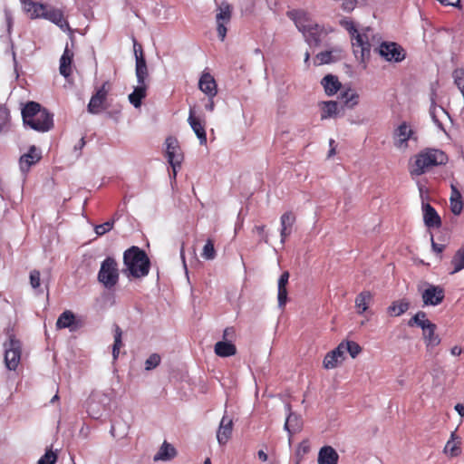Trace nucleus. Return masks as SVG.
<instances>
[{
    "instance_id": "1",
    "label": "nucleus",
    "mask_w": 464,
    "mask_h": 464,
    "mask_svg": "<svg viewBox=\"0 0 464 464\" xmlns=\"http://www.w3.org/2000/svg\"><path fill=\"white\" fill-rule=\"evenodd\" d=\"M24 125L38 132H46L53 129V114L36 102H28L22 109Z\"/></svg>"
},
{
    "instance_id": "2",
    "label": "nucleus",
    "mask_w": 464,
    "mask_h": 464,
    "mask_svg": "<svg viewBox=\"0 0 464 464\" xmlns=\"http://www.w3.org/2000/svg\"><path fill=\"white\" fill-rule=\"evenodd\" d=\"M125 274L128 277L140 278L146 276L150 268V261L144 250L133 246L123 254Z\"/></svg>"
},
{
    "instance_id": "3",
    "label": "nucleus",
    "mask_w": 464,
    "mask_h": 464,
    "mask_svg": "<svg viewBox=\"0 0 464 464\" xmlns=\"http://www.w3.org/2000/svg\"><path fill=\"white\" fill-rule=\"evenodd\" d=\"M448 156L440 150L425 149L420 151L411 165V174L420 176L436 166L444 165Z\"/></svg>"
},
{
    "instance_id": "4",
    "label": "nucleus",
    "mask_w": 464,
    "mask_h": 464,
    "mask_svg": "<svg viewBox=\"0 0 464 464\" xmlns=\"http://www.w3.org/2000/svg\"><path fill=\"white\" fill-rule=\"evenodd\" d=\"M8 338L4 343L5 364L10 371H15L18 367L22 354V343L15 335L8 331Z\"/></svg>"
},
{
    "instance_id": "5",
    "label": "nucleus",
    "mask_w": 464,
    "mask_h": 464,
    "mask_svg": "<svg viewBox=\"0 0 464 464\" xmlns=\"http://www.w3.org/2000/svg\"><path fill=\"white\" fill-rule=\"evenodd\" d=\"M98 280L108 289H111L118 284L119 269L114 258L108 256L102 262Z\"/></svg>"
},
{
    "instance_id": "6",
    "label": "nucleus",
    "mask_w": 464,
    "mask_h": 464,
    "mask_svg": "<svg viewBox=\"0 0 464 464\" xmlns=\"http://www.w3.org/2000/svg\"><path fill=\"white\" fill-rule=\"evenodd\" d=\"M346 29L351 34L353 40V52L356 56L360 54L362 61L370 56L371 44L365 34H360L353 23H347Z\"/></svg>"
},
{
    "instance_id": "7",
    "label": "nucleus",
    "mask_w": 464,
    "mask_h": 464,
    "mask_svg": "<svg viewBox=\"0 0 464 464\" xmlns=\"http://www.w3.org/2000/svg\"><path fill=\"white\" fill-rule=\"evenodd\" d=\"M166 158L172 168L173 179L176 178L177 169L180 168L184 156L177 138L169 136L165 140Z\"/></svg>"
},
{
    "instance_id": "8",
    "label": "nucleus",
    "mask_w": 464,
    "mask_h": 464,
    "mask_svg": "<svg viewBox=\"0 0 464 464\" xmlns=\"http://www.w3.org/2000/svg\"><path fill=\"white\" fill-rule=\"evenodd\" d=\"M111 89L109 82H104L102 86L96 89L91 97L87 106V111L92 114H99L108 109L107 97Z\"/></svg>"
},
{
    "instance_id": "9",
    "label": "nucleus",
    "mask_w": 464,
    "mask_h": 464,
    "mask_svg": "<svg viewBox=\"0 0 464 464\" xmlns=\"http://www.w3.org/2000/svg\"><path fill=\"white\" fill-rule=\"evenodd\" d=\"M376 50L379 54L388 62L400 63L403 61L406 56L404 49L400 44L393 42H384Z\"/></svg>"
},
{
    "instance_id": "10",
    "label": "nucleus",
    "mask_w": 464,
    "mask_h": 464,
    "mask_svg": "<svg viewBox=\"0 0 464 464\" xmlns=\"http://www.w3.org/2000/svg\"><path fill=\"white\" fill-rule=\"evenodd\" d=\"M410 140H417V137L411 126L403 121L393 132L394 146L401 150H405L409 147L408 142Z\"/></svg>"
},
{
    "instance_id": "11",
    "label": "nucleus",
    "mask_w": 464,
    "mask_h": 464,
    "mask_svg": "<svg viewBox=\"0 0 464 464\" xmlns=\"http://www.w3.org/2000/svg\"><path fill=\"white\" fill-rule=\"evenodd\" d=\"M232 8L228 4L223 3L218 7V12L216 14L217 21V31L218 37L221 41H224L227 35V24L231 20Z\"/></svg>"
},
{
    "instance_id": "12",
    "label": "nucleus",
    "mask_w": 464,
    "mask_h": 464,
    "mask_svg": "<svg viewBox=\"0 0 464 464\" xmlns=\"http://www.w3.org/2000/svg\"><path fill=\"white\" fill-rule=\"evenodd\" d=\"M134 53L136 59V77L138 83H142L146 82V79L149 77L148 67L145 60V56L143 53L142 46L137 43L134 39Z\"/></svg>"
},
{
    "instance_id": "13",
    "label": "nucleus",
    "mask_w": 464,
    "mask_h": 464,
    "mask_svg": "<svg viewBox=\"0 0 464 464\" xmlns=\"http://www.w3.org/2000/svg\"><path fill=\"white\" fill-rule=\"evenodd\" d=\"M84 325V321L80 318H76L74 314L70 310L63 312L57 321L56 327L58 329L69 328L70 331H76Z\"/></svg>"
},
{
    "instance_id": "14",
    "label": "nucleus",
    "mask_w": 464,
    "mask_h": 464,
    "mask_svg": "<svg viewBox=\"0 0 464 464\" xmlns=\"http://www.w3.org/2000/svg\"><path fill=\"white\" fill-rule=\"evenodd\" d=\"M421 297L425 305H438L445 297L444 289L439 285H429L422 292Z\"/></svg>"
},
{
    "instance_id": "15",
    "label": "nucleus",
    "mask_w": 464,
    "mask_h": 464,
    "mask_svg": "<svg viewBox=\"0 0 464 464\" xmlns=\"http://www.w3.org/2000/svg\"><path fill=\"white\" fill-rule=\"evenodd\" d=\"M287 16L292 19L300 32L304 33L314 24L310 14L303 10H292L287 12Z\"/></svg>"
},
{
    "instance_id": "16",
    "label": "nucleus",
    "mask_w": 464,
    "mask_h": 464,
    "mask_svg": "<svg viewBox=\"0 0 464 464\" xmlns=\"http://www.w3.org/2000/svg\"><path fill=\"white\" fill-rule=\"evenodd\" d=\"M188 122L190 125L193 131L195 132V134L197 135L200 145H206L207 133L205 121L195 115L193 109L189 110Z\"/></svg>"
},
{
    "instance_id": "17",
    "label": "nucleus",
    "mask_w": 464,
    "mask_h": 464,
    "mask_svg": "<svg viewBox=\"0 0 464 464\" xmlns=\"http://www.w3.org/2000/svg\"><path fill=\"white\" fill-rule=\"evenodd\" d=\"M344 359L343 345L339 343L335 349L326 353L323 361V365L327 370L334 369Z\"/></svg>"
},
{
    "instance_id": "18",
    "label": "nucleus",
    "mask_w": 464,
    "mask_h": 464,
    "mask_svg": "<svg viewBox=\"0 0 464 464\" xmlns=\"http://www.w3.org/2000/svg\"><path fill=\"white\" fill-rule=\"evenodd\" d=\"M233 431V420L227 415L221 419L218 432L217 439L220 445H225L231 438Z\"/></svg>"
},
{
    "instance_id": "19",
    "label": "nucleus",
    "mask_w": 464,
    "mask_h": 464,
    "mask_svg": "<svg viewBox=\"0 0 464 464\" xmlns=\"http://www.w3.org/2000/svg\"><path fill=\"white\" fill-rule=\"evenodd\" d=\"M423 221L428 227H440L441 218L436 209L429 203L422 204Z\"/></svg>"
},
{
    "instance_id": "20",
    "label": "nucleus",
    "mask_w": 464,
    "mask_h": 464,
    "mask_svg": "<svg viewBox=\"0 0 464 464\" xmlns=\"http://www.w3.org/2000/svg\"><path fill=\"white\" fill-rule=\"evenodd\" d=\"M73 56H74L73 52L69 48L68 44H66L63 53L62 54V56L60 58V66H59L60 73L65 78H68L72 73Z\"/></svg>"
},
{
    "instance_id": "21",
    "label": "nucleus",
    "mask_w": 464,
    "mask_h": 464,
    "mask_svg": "<svg viewBox=\"0 0 464 464\" xmlns=\"http://www.w3.org/2000/svg\"><path fill=\"white\" fill-rule=\"evenodd\" d=\"M42 159L41 152L35 146H31L26 153L20 158V168L23 171L28 170Z\"/></svg>"
},
{
    "instance_id": "22",
    "label": "nucleus",
    "mask_w": 464,
    "mask_h": 464,
    "mask_svg": "<svg viewBox=\"0 0 464 464\" xmlns=\"http://www.w3.org/2000/svg\"><path fill=\"white\" fill-rule=\"evenodd\" d=\"M281 242L284 244L292 233V227L295 222V215L292 211L285 212L281 218Z\"/></svg>"
},
{
    "instance_id": "23",
    "label": "nucleus",
    "mask_w": 464,
    "mask_h": 464,
    "mask_svg": "<svg viewBox=\"0 0 464 464\" xmlns=\"http://www.w3.org/2000/svg\"><path fill=\"white\" fill-rule=\"evenodd\" d=\"M199 89L206 93L209 98L217 95V83L214 77L208 73L204 72L198 82Z\"/></svg>"
},
{
    "instance_id": "24",
    "label": "nucleus",
    "mask_w": 464,
    "mask_h": 464,
    "mask_svg": "<svg viewBox=\"0 0 464 464\" xmlns=\"http://www.w3.org/2000/svg\"><path fill=\"white\" fill-rule=\"evenodd\" d=\"M25 12L32 19L44 18L47 6L33 0H23Z\"/></svg>"
},
{
    "instance_id": "25",
    "label": "nucleus",
    "mask_w": 464,
    "mask_h": 464,
    "mask_svg": "<svg viewBox=\"0 0 464 464\" xmlns=\"http://www.w3.org/2000/svg\"><path fill=\"white\" fill-rule=\"evenodd\" d=\"M437 325L433 323L427 324L426 327L422 329V335L428 348H433L440 343V338L436 334Z\"/></svg>"
},
{
    "instance_id": "26",
    "label": "nucleus",
    "mask_w": 464,
    "mask_h": 464,
    "mask_svg": "<svg viewBox=\"0 0 464 464\" xmlns=\"http://www.w3.org/2000/svg\"><path fill=\"white\" fill-rule=\"evenodd\" d=\"M289 272L285 271L281 274L279 279H278V293H277V300H278V305L280 308H285L286 302H287V289L286 285L288 284L289 280Z\"/></svg>"
},
{
    "instance_id": "27",
    "label": "nucleus",
    "mask_w": 464,
    "mask_h": 464,
    "mask_svg": "<svg viewBox=\"0 0 464 464\" xmlns=\"http://www.w3.org/2000/svg\"><path fill=\"white\" fill-rule=\"evenodd\" d=\"M443 451L450 457H458L461 454V438L457 435L456 431L451 432Z\"/></svg>"
},
{
    "instance_id": "28",
    "label": "nucleus",
    "mask_w": 464,
    "mask_h": 464,
    "mask_svg": "<svg viewBox=\"0 0 464 464\" xmlns=\"http://www.w3.org/2000/svg\"><path fill=\"white\" fill-rule=\"evenodd\" d=\"M339 455L331 446H324L318 453V464H337Z\"/></svg>"
},
{
    "instance_id": "29",
    "label": "nucleus",
    "mask_w": 464,
    "mask_h": 464,
    "mask_svg": "<svg viewBox=\"0 0 464 464\" xmlns=\"http://www.w3.org/2000/svg\"><path fill=\"white\" fill-rule=\"evenodd\" d=\"M451 193L450 198V210L451 212L458 216L462 212L463 209V200L462 196L457 186L453 183L450 185Z\"/></svg>"
},
{
    "instance_id": "30",
    "label": "nucleus",
    "mask_w": 464,
    "mask_h": 464,
    "mask_svg": "<svg viewBox=\"0 0 464 464\" xmlns=\"http://www.w3.org/2000/svg\"><path fill=\"white\" fill-rule=\"evenodd\" d=\"M373 300V295L370 291H362L355 297V308L359 314H362L369 308Z\"/></svg>"
},
{
    "instance_id": "31",
    "label": "nucleus",
    "mask_w": 464,
    "mask_h": 464,
    "mask_svg": "<svg viewBox=\"0 0 464 464\" xmlns=\"http://www.w3.org/2000/svg\"><path fill=\"white\" fill-rule=\"evenodd\" d=\"M321 84L323 85L324 92L328 96L335 94L342 86L338 78L333 74L325 75L322 79Z\"/></svg>"
},
{
    "instance_id": "32",
    "label": "nucleus",
    "mask_w": 464,
    "mask_h": 464,
    "mask_svg": "<svg viewBox=\"0 0 464 464\" xmlns=\"http://www.w3.org/2000/svg\"><path fill=\"white\" fill-rule=\"evenodd\" d=\"M147 89L148 85L146 84V82L138 83L133 92L129 94V101L135 108L140 107L142 100L147 95Z\"/></svg>"
},
{
    "instance_id": "33",
    "label": "nucleus",
    "mask_w": 464,
    "mask_h": 464,
    "mask_svg": "<svg viewBox=\"0 0 464 464\" xmlns=\"http://www.w3.org/2000/svg\"><path fill=\"white\" fill-rule=\"evenodd\" d=\"M322 32L323 29L316 23H314V24L310 26L306 32L303 33V35L309 45L316 46L321 42Z\"/></svg>"
},
{
    "instance_id": "34",
    "label": "nucleus",
    "mask_w": 464,
    "mask_h": 464,
    "mask_svg": "<svg viewBox=\"0 0 464 464\" xmlns=\"http://www.w3.org/2000/svg\"><path fill=\"white\" fill-rule=\"evenodd\" d=\"M176 455H177L176 449L169 442L164 441L162 443L161 447L160 448L158 453L154 456L153 459H154V461H159V460L167 461V460H170V459H174L176 457Z\"/></svg>"
},
{
    "instance_id": "35",
    "label": "nucleus",
    "mask_w": 464,
    "mask_h": 464,
    "mask_svg": "<svg viewBox=\"0 0 464 464\" xmlns=\"http://www.w3.org/2000/svg\"><path fill=\"white\" fill-rule=\"evenodd\" d=\"M214 352L219 357H230L237 353V347L233 343L220 341L216 343Z\"/></svg>"
},
{
    "instance_id": "36",
    "label": "nucleus",
    "mask_w": 464,
    "mask_h": 464,
    "mask_svg": "<svg viewBox=\"0 0 464 464\" xmlns=\"http://www.w3.org/2000/svg\"><path fill=\"white\" fill-rule=\"evenodd\" d=\"M410 308V302L406 299L393 301L387 308L390 316H400Z\"/></svg>"
},
{
    "instance_id": "37",
    "label": "nucleus",
    "mask_w": 464,
    "mask_h": 464,
    "mask_svg": "<svg viewBox=\"0 0 464 464\" xmlns=\"http://www.w3.org/2000/svg\"><path fill=\"white\" fill-rule=\"evenodd\" d=\"M303 420L301 417L294 412H290L285 422V429L288 431L289 435H293L301 430Z\"/></svg>"
},
{
    "instance_id": "38",
    "label": "nucleus",
    "mask_w": 464,
    "mask_h": 464,
    "mask_svg": "<svg viewBox=\"0 0 464 464\" xmlns=\"http://www.w3.org/2000/svg\"><path fill=\"white\" fill-rule=\"evenodd\" d=\"M44 18L53 22V24L60 26L61 28H63L64 25H67V22L64 19L63 14L59 9L46 8Z\"/></svg>"
},
{
    "instance_id": "39",
    "label": "nucleus",
    "mask_w": 464,
    "mask_h": 464,
    "mask_svg": "<svg viewBox=\"0 0 464 464\" xmlns=\"http://www.w3.org/2000/svg\"><path fill=\"white\" fill-rule=\"evenodd\" d=\"M338 114V103L334 101L321 103V120L335 117Z\"/></svg>"
},
{
    "instance_id": "40",
    "label": "nucleus",
    "mask_w": 464,
    "mask_h": 464,
    "mask_svg": "<svg viewBox=\"0 0 464 464\" xmlns=\"http://www.w3.org/2000/svg\"><path fill=\"white\" fill-rule=\"evenodd\" d=\"M451 265L453 266V270L450 274L458 273L464 268V246L456 251L451 259Z\"/></svg>"
},
{
    "instance_id": "41",
    "label": "nucleus",
    "mask_w": 464,
    "mask_h": 464,
    "mask_svg": "<svg viewBox=\"0 0 464 464\" xmlns=\"http://www.w3.org/2000/svg\"><path fill=\"white\" fill-rule=\"evenodd\" d=\"M340 98L344 103V105L348 108L354 107L359 101V95L351 89H348L345 92H342Z\"/></svg>"
},
{
    "instance_id": "42",
    "label": "nucleus",
    "mask_w": 464,
    "mask_h": 464,
    "mask_svg": "<svg viewBox=\"0 0 464 464\" xmlns=\"http://www.w3.org/2000/svg\"><path fill=\"white\" fill-rule=\"evenodd\" d=\"M122 331L121 327L115 324L114 327V343L112 347L113 359H117L120 353V349L122 347Z\"/></svg>"
},
{
    "instance_id": "43",
    "label": "nucleus",
    "mask_w": 464,
    "mask_h": 464,
    "mask_svg": "<svg viewBox=\"0 0 464 464\" xmlns=\"http://www.w3.org/2000/svg\"><path fill=\"white\" fill-rule=\"evenodd\" d=\"M431 322L426 318V313L423 311H419L408 323L409 326H413V324L418 325L421 329L426 327L427 324H430Z\"/></svg>"
},
{
    "instance_id": "44",
    "label": "nucleus",
    "mask_w": 464,
    "mask_h": 464,
    "mask_svg": "<svg viewBox=\"0 0 464 464\" xmlns=\"http://www.w3.org/2000/svg\"><path fill=\"white\" fill-rule=\"evenodd\" d=\"M340 344L343 345V354L348 352L352 358H355L362 352V347L353 341H343Z\"/></svg>"
},
{
    "instance_id": "45",
    "label": "nucleus",
    "mask_w": 464,
    "mask_h": 464,
    "mask_svg": "<svg viewBox=\"0 0 464 464\" xmlns=\"http://www.w3.org/2000/svg\"><path fill=\"white\" fill-rule=\"evenodd\" d=\"M201 256L203 258L207 260H211L216 257V250L214 247V242L212 239L208 238L203 247Z\"/></svg>"
},
{
    "instance_id": "46",
    "label": "nucleus",
    "mask_w": 464,
    "mask_h": 464,
    "mask_svg": "<svg viewBox=\"0 0 464 464\" xmlns=\"http://www.w3.org/2000/svg\"><path fill=\"white\" fill-rule=\"evenodd\" d=\"M332 62V52L325 51L319 53L314 59V63L317 65L329 63Z\"/></svg>"
},
{
    "instance_id": "47",
    "label": "nucleus",
    "mask_w": 464,
    "mask_h": 464,
    "mask_svg": "<svg viewBox=\"0 0 464 464\" xmlns=\"http://www.w3.org/2000/svg\"><path fill=\"white\" fill-rule=\"evenodd\" d=\"M452 77L458 89L461 88L464 85V68L455 69L452 72Z\"/></svg>"
},
{
    "instance_id": "48",
    "label": "nucleus",
    "mask_w": 464,
    "mask_h": 464,
    "mask_svg": "<svg viewBox=\"0 0 464 464\" xmlns=\"http://www.w3.org/2000/svg\"><path fill=\"white\" fill-rule=\"evenodd\" d=\"M160 362V356L158 353H152L145 362V369L150 371L156 368Z\"/></svg>"
},
{
    "instance_id": "49",
    "label": "nucleus",
    "mask_w": 464,
    "mask_h": 464,
    "mask_svg": "<svg viewBox=\"0 0 464 464\" xmlns=\"http://www.w3.org/2000/svg\"><path fill=\"white\" fill-rule=\"evenodd\" d=\"M56 460L57 455L50 450L38 460L37 464H54Z\"/></svg>"
},
{
    "instance_id": "50",
    "label": "nucleus",
    "mask_w": 464,
    "mask_h": 464,
    "mask_svg": "<svg viewBox=\"0 0 464 464\" xmlns=\"http://www.w3.org/2000/svg\"><path fill=\"white\" fill-rule=\"evenodd\" d=\"M40 272L36 269H34L30 272L29 279L30 285L34 289H38L41 285V278Z\"/></svg>"
},
{
    "instance_id": "51",
    "label": "nucleus",
    "mask_w": 464,
    "mask_h": 464,
    "mask_svg": "<svg viewBox=\"0 0 464 464\" xmlns=\"http://www.w3.org/2000/svg\"><path fill=\"white\" fill-rule=\"evenodd\" d=\"M113 227V221H107L103 224L97 225L95 227V233L99 236H102L109 232Z\"/></svg>"
},
{
    "instance_id": "52",
    "label": "nucleus",
    "mask_w": 464,
    "mask_h": 464,
    "mask_svg": "<svg viewBox=\"0 0 464 464\" xmlns=\"http://www.w3.org/2000/svg\"><path fill=\"white\" fill-rule=\"evenodd\" d=\"M236 339V330L233 326L227 327L223 332V342L233 343Z\"/></svg>"
},
{
    "instance_id": "53",
    "label": "nucleus",
    "mask_w": 464,
    "mask_h": 464,
    "mask_svg": "<svg viewBox=\"0 0 464 464\" xmlns=\"http://www.w3.org/2000/svg\"><path fill=\"white\" fill-rule=\"evenodd\" d=\"M265 228H266L265 225L255 226L252 231L254 233H256L260 237V240L261 241H263L265 243H267L268 242V237L265 233Z\"/></svg>"
},
{
    "instance_id": "54",
    "label": "nucleus",
    "mask_w": 464,
    "mask_h": 464,
    "mask_svg": "<svg viewBox=\"0 0 464 464\" xmlns=\"http://www.w3.org/2000/svg\"><path fill=\"white\" fill-rule=\"evenodd\" d=\"M447 246L446 240H442V243L435 242L433 237H431V247L437 254H441Z\"/></svg>"
},
{
    "instance_id": "55",
    "label": "nucleus",
    "mask_w": 464,
    "mask_h": 464,
    "mask_svg": "<svg viewBox=\"0 0 464 464\" xmlns=\"http://www.w3.org/2000/svg\"><path fill=\"white\" fill-rule=\"evenodd\" d=\"M10 120V111L5 106L0 105V121L3 123L7 122Z\"/></svg>"
},
{
    "instance_id": "56",
    "label": "nucleus",
    "mask_w": 464,
    "mask_h": 464,
    "mask_svg": "<svg viewBox=\"0 0 464 464\" xmlns=\"http://www.w3.org/2000/svg\"><path fill=\"white\" fill-rule=\"evenodd\" d=\"M85 146V140L84 137H82L79 141L74 145V150L78 151V155L81 154V150Z\"/></svg>"
},
{
    "instance_id": "57",
    "label": "nucleus",
    "mask_w": 464,
    "mask_h": 464,
    "mask_svg": "<svg viewBox=\"0 0 464 464\" xmlns=\"http://www.w3.org/2000/svg\"><path fill=\"white\" fill-rule=\"evenodd\" d=\"M461 353H462V348L458 345L453 346L450 350V353L454 356H459L461 354Z\"/></svg>"
},
{
    "instance_id": "58",
    "label": "nucleus",
    "mask_w": 464,
    "mask_h": 464,
    "mask_svg": "<svg viewBox=\"0 0 464 464\" xmlns=\"http://www.w3.org/2000/svg\"><path fill=\"white\" fill-rule=\"evenodd\" d=\"M334 140L331 139L330 141H329V145H330V150H329V153H328V157H332L335 154V146H334Z\"/></svg>"
},
{
    "instance_id": "59",
    "label": "nucleus",
    "mask_w": 464,
    "mask_h": 464,
    "mask_svg": "<svg viewBox=\"0 0 464 464\" xmlns=\"http://www.w3.org/2000/svg\"><path fill=\"white\" fill-rule=\"evenodd\" d=\"M443 5H455L459 0H438Z\"/></svg>"
},
{
    "instance_id": "60",
    "label": "nucleus",
    "mask_w": 464,
    "mask_h": 464,
    "mask_svg": "<svg viewBox=\"0 0 464 464\" xmlns=\"http://www.w3.org/2000/svg\"><path fill=\"white\" fill-rule=\"evenodd\" d=\"M455 410L458 411V413L461 417H464V405L463 404H460V403L456 404Z\"/></svg>"
},
{
    "instance_id": "61",
    "label": "nucleus",
    "mask_w": 464,
    "mask_h": 464,
    "mask_svg": "<svg viewBox=\"0 0 464 464\" xmlns=\"http://www.w3.org/2000/svg\"><path fill=\"white\" fill-rule=\"evenodd\" d=\"M257 455H258L259 459L264 462L266 461L268 459L267 454L264 450H259Z\"/></svg>"
},
{
    "instance_id": "62",
    "label": "nucleus",
    "mask_w": 464,
    "mask_h": 464,
    "mask_svg": "<svg viewBox=\"0 0 464 464\" xmlns=\"http://www.w3.org/2000/svg\"><path fill=\"white\" fill-rule=\"evenodd\" d=\"M5 19H6V24H7V27H8V32H10V29H11L12 24H13L12 16L9 14H5Z\"/></svg>"
},
{
    "instance_id": "63",
    "label": "nucleus",
    "mask_w": 464,
    "mask_h": 464,
    "mask_svg": "<svg viewBox=\"0 0 464 464\" xmlns=\"http://www.w3.org/2000/svg\"><path fill=\"white\" fill-rule=\"evenodd\" d=\"M213 98H210L209 101H208V103L206 104V109L209 111H212L214 110V107H215V104H214V102L212 100Z\"/></svg>"
},
{
    "instance_id": "64",
    "label": "nucleus",
    "mask_w": 464,
    "mask_h": 464,
    "mask_svg": "<svg viewBox=\"0 0 464 464\" xmlns=\"http://www.w3.org/2000/svg\"><path fill=\"white\" fill-rule=\"evenodd\" d=\"M301 449L303 450V452H304V453H306V452H308V450H309V447H308V446L304 445V443L300 444V446H299V450H301Z\"/></svg>"
}]
</instances>
